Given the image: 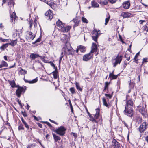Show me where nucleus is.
Returning <instances> with one entry per match:
<instances>
[{
    "label": "nucleus",
    "instance_id": "nucleus-1",
    "mask_svg": "<svg viewBox=\"0 0 148 148\" xmlns=\"http://www.w3.org/2000/svg\"><path fill=\"white\" fill-rule=\"evenodd\" d=\"M124 112L126 115L130 117H132L133 115V103L131 100H129L127 102L126 106Z\"/></svg>",
    "mask_w": 148,
    "mask_h": 148
},
{
    "label": "nucleus",
    "instance_id": "nucleus-2",
    "mask_svg": "<svg viewBox=\"0 0 148 148\" xmlns=\"http://www.w3.org/2000/svg\"><path fill=\"white\" fill-rule=\"evenodd\" d=\"M72 49L70 44L66 43V44L63 47L62 51H64V54L71 55L73 53Z\"/></svg>",
    "mask_w": 148,
    "mask_h": 148
},
{
    "label": "nucleus",
    "instance_id": "nucleus-3",
    "mask_svg": "<svg viewBox=\"0 0 148 148\" xmlns=\"http://www.w3.org/2000/svg\"><path fill=\"white\" fill-rule=\"evenodd\" d=\"M100 32L99 30L95 29L93 31L92 39L93 40L97 43V38L100 34Z\"/></svg>",
    "mask_w": 148,
    "mask_h": 148
},
{
    "label": "nucleus",
    "instance_id": "nucleus-4",
    "mask_svg": "<svg viewBox=\"0 0 148 148\" xmlns=\"http://www.w3.org/2000/svg\"><path fill=\"white\" fill-rule=\"evenodd\" d=\"M66 129L63 126H60L59 128L56 130L55 132L61 136H63L65 133Z\"/></svg>",
    "mask_w": 148,
    "mask_h": 148
},
{
    "label": "nucleus",
    "instance_id": "nucleus-5",
    "mask_svg": "<svg viewBox=\"0 0 148 148\" xmlns=\"http://www.w3.org/2000/svg\"><path fill=\"white\" fill-rule=\"evenodd\" d=\"M146 105H143L142 107L141 106H139L140 108L139 112L144 117H146L147 116V112L145 110Z\"/></svg>",
    "mask_w": 148,
    "mask_h": 148
},
{
    "label": "nucleus",
    "instance_id": "nucleus-6",
    "mask_svg": "<svg viewBox=\"0 0 148 148\" xmlns=\"http://www.w3.org/2000/svg\"><path fill=\"white\" fill-rule=\"evenodd\" d=\"M26 39L28 41L32 40L35 37V36H33L32 32L29 31L26 32Z\"/></svg>",
    "mask_w": 148,
    "mask_h": 148
},
{
    "label": "nucleus",
    "instance_id": "nucleus-7",
    "mask_svg": "<svg viewBox=\"0 0 148 148\" xmlns=\"http://www.w3.org/2000/svg\"><path fill=\"white\" fill-rule=\"evenodd\" d=\"M148 124L146 122H143L139 127V131L140 132L144 131L147 128Z\"/></svg>",
    "mask_w": 148,
    "mask_h": 148
},
{
    "label": "nucleus",
    "instance_id": "nucleus-8",
    "mask_svg": "<svg viewBox=\"0 0 148 148\" xmlns=\"http://www.w3.org/2000/svg\"><path fill=\"white\" fill-rule=\"evenodd\" d=\"M93 56V54L91 52L84 55L83 58V60L84 61H87L91 58Z\"/></svg>",
    "mask_w": 148,
    "mask_h": 148
},
{
    "label": "nucleus",
    "instance_id": "nucleus-9",
    "mask_svg": "<svg viewBox=\"0 0 148 148\" xmlns=\"http://www.w3.org/2000/svg\"><path fill=\"white\" fill-rule=\"evenodd\" d=\"M122 57L121 56H119V55H118L116 57L115 59V62L114 63V67H115L118 64H120L122 60Z\"/></svg>",
    "mask_w": 148,
    "mask_h": 148
},
{
    "label": "nucleus",
    "instance_id": "nucleus-10",
    "mask_svg": "<svg viewBox=\"0 0 148 148\" xmlns=\"http://www.w3.org/2000/svg\"><path fill=\"white\" fill-rule=\"evenodd\" d=\"M91 50L90 52H91L92 53H94V52H97L98 50V48L97 45L94 43H92L91 47Z\"/></svg>",
    "mask_w": 148,
    "mask_h": 148
},
{
    "label": "nucleus",
    "instance_id": "nucleus-11",
    "mask_svg": "<svg viewBox=\"0 0 148 148\" xmlns=\"http://www.w3.org/2000/svg\"><path fill=\"white\" fill-rule=\"evenodd\" d=\"M30 58H32V59L34 60L35 58H37L38 57H40L42 60H43L44 59V57H42V56L39 55L38 54H35V53H32L30 56Z\"/></svg>",
    "mask_w": 148,
    "mask_h": 148
},
{
    "label": "nucleus",
    "instance_id": "nucleus-12",
    "mask_svg": "<svg viewBox=\"0 0 148 148\" xmlns=\"http://www.w3.org/2000/svg\"><path fill=\"white\" fill-rule=\"evenodd\" d=\"M99 116V115L95 114L94 115V118H93L91 115H90L89 117V119L93 123H97L98 121L96 120Z\"/></svg>",
    "mask_w": 148,
    "mask_h": 148
},
{
    "label": "nucleus",
    "instance_id": "nucleus-13",
    "mask_svg": "<svg viewBox=\"0 0 148 148\" xmlns=\"http://www.w3.org/2000/svg\"><path fill=\"white\" fill-rule=\"evenodd\" d=\"M45 15L50 19H51L53 17V14L50 10H49L46 12Z\"/></svg>",
    "mask_w": 148,
    "mask_h": 148
},
{
    "label": "nucleus",
    "instance_id": "nucleus-14",
    "mask_svg": "<svg viewBox=\"0 0 148 148\" xmlns=\"http://www.w3.org/2000/svg\"><path fill=\"white\" fill-rule=\"evenodd\" d=\"M24 88L23 87H19L16 92V93L18 97H20L21 94L23 92Z\"/></svg>",
    "mask_w": 148,
    "mask_h": 148
},
{
    "label": "nucleus",
    "instance_id": "nucleus-15",
    "mask_svg": "<svg viewBox=\"0 0 148 148\" xmlns=\"http://www.w3.org/2000/svg\"><path fill=\"white\" fill-rule=\"evenodd\" d=\"M64 27H62L60 29L61 32H68L71 28V26H66L65 24L64 25Z\"/></svg>",
    "mask_w": 148,
    "mask_h": 148
},
{
    "label": "nucleus",
    "instance_id": "nucleus-16",
    "mask_svg": "<svg viewBox=\"0 0 148 148\" xmlns=\"http://www.w3.org/2000/svg\"><path fill=\"white\" fill-rule=\"evenodd\" d=\"M112 145L114 146V148H119L120 147V144L116 140L113 139L112 141Z\"/></svg>",
    "mask_w": 148,
    "mask_h": 148
},
{
    "label": "nucleus",
    "instance_id": "nucleus-17",
    "mask_svg": "<svg viewBox=\"0 0 148 148\" xmlns=\"http://www.w3.org/2000/svg\"><path fill=\"white\" fill-rule=\"evenodd\" d=\"M56 25L57 27L60 28V29L62 28V27H64V25L65 24L64 23H62L60 20H58L56 23Z\"/></svg>",
    "mask_w": 148,
    "mask_h": 148
},
{
    "label": "nucleus",
    "instance_id": "nucleus-18",
    "mask_svg": "<svg viewBox=\"0 0 148 148\" xmlns=\"http://www.w3.org/2000/svg\"><path fill=\"white\" fill-rule=\"evenodd\" d=\"M121 15L124 18H125L130 17L131 15V14L128 12H123L121 13Z\"/></svg>",
    "mask_w": 148,
    "mask_h": 148
},
{
    "label": "nucleus",
    "instance_id": "nucleus-19",
    "mask_svg": "<svg viewBox=\"0 0 148 148\" xmlns=\"http://www.w3.org/2000/svg\"><path fill=\"white\" fill-rule=\"evenodd\" d=\"M123 7L125 9H128L130 6V3L129 1H126L123 3Z\"/></svg>",
    "mask_w": 148,
    "mask_h": 148
},
{
    "label": "nucleus",
    "instance_id": "nucleus-20",
    "mask_svg": "<svg viewBox=\"0 0 148 148\" xmlns=\"http://www.w3.org/2000/svg\"><path fill=\"white\" fill-rule=\"evenodd\" d=\"M11 42L9 43V45H10L14 47L16 44L17 42V39L16 38L14 40H10Z\"/></svg>",
    "mask_w": 148,
    "mask_h": 148
},
{
    "label": "nucleus",
    "instance_id": "nucleus-21",
    "mask_svg": "<svg viewBox=\"0 0 148 148\" xmlns=\"http://www.w3.org/2000/svg\"><path fill=\"white\" fill-rule=\"evenodd\" d=\"M114 71L112 73H110L109 75V77L112 79H116L118 77V75H114Z\"/></svg>",
    "mask_w": 148,
    "mask_h": 148
},
{
    "label": "nucleus",
    "instance_id": "nucleus-22",
    "mask_svg": "<svg viewBox=\"0 0 148 148\" xmlns=\"http://www.w3.org/2000/svg\"><path fill=\"white\" fill-rule=\"evenodd\" d=\"M52 73L53 74L54 78L55 79H56L58 77V73L57 68H56L55 71L53 72Z\"/></svg>",
    "mask_w": 148,
    "mask_h": 148
},
{
    "label": "nucleus",
    "instance_id": "nucleus-23",
    "mask_svg": "<svg viewBox=\"0 0 148 148\" xmlns=\"http://www.w3.org/2000/svg\"><path fill=\"white\" fill-rule=\"evenodd\" d=\"M77 49H79V51L82 52H84L86 50V47L84 46L80 45L77 46Z\"/></svg>",
    "mask_w": 148,
    "mask_h": 148
},
{
    "label": "nucleus",
    "instance_id": "nucleus-24",
    "mask_svg": "<svg viewBox=\"0 0 148 148\" xmlns=\"http://www.w3.org/2000/svg\"><path fill=\"white\" fill-rule=\"evenodd\" d=\"M8 64L5 61L3 60L1 61V63L0 64V68L3 67H7Z\"/></svg>",
    "mask_w": 148,
    "mask_h": 148
},
{
    "label": "nucleus",
    "instance_id": "nucleus-25",
    "mask_svg": "<svg viewBox=\"0 0 148 148\" xmlns=\"http://www.w3.org/2000/svg\"><path fill=\"white\" fill-rule=\"evenodd\" d=\"M10 17L11 20L13 22L15 21L16 17V15L15 12H13L11 14Z\"/></svg>",
    "mask_w": 148,
    "mask_h": 148
},
{
    "label": "nucleus",
    "instance_id": "nucleus-26",
    "mask_svg": "<svg viewBox=\"0 0 148 148\" xmlns=\"http://www.w3.org/2000/svg\"><path fill=\"white\" fill-rule=\"evenodd\" d=\"M110 83L107 82H106L105 83V86L104 87V88L103 90V91L104 92H108V86L109 85Z\"/></svg>",
    "mask_w": 148,
    "mask_h": 148
},
{
    "label": "nucleus",
    "instance_id": "nucleus-27",
    "mask_svg": "<svg viewBox=\"0 0 148 148\" xmlns=\"http://www.w3.org/2000/svg\"><path fill=\"white\" fill-rule=\"evenodd\" d=\"M53 136L55 142H57L58 140H60L61 139V138L60 137L54 134H53Z\"/></svg>",
    "mask_w": 148,
    "mask_h": 148
},
{
    "label": "nucleus",
    "instance_id": "nucleus-28",
    "mask_svg": "<svg viewBox=\"0 0 148 148\" xmlns=\"http://www.w3.org/2000/svg\"><path fill=\"white\" fill-rule=\"evenodd\" d=\"M91 4L92 6L93 7H99V5L94 1L91 2Z\"/></svg>",
    "mask_w": 148,
    "mask_h": 148
},
{
    "label": "nucleus",
    "instance_id": "nucleus-29",
    "mask_svg": "<svg viewBox=\"0 0 148 148\" xmlns=\"http://www.w3.org/2000/svg\"><path fill=\"white\" fill-rule=\"evenodd\" d=\"M42 1L52 7L53 5V3L52 2L48 1V0H42Z\"/></svg>",
    "mask_w": 148,
    "mask_h": 148
},
{
    "label": "nucleus",
    "instance_id": "nucleus-30",
    "mask_svg": "<svg viewBox=\"0 0 148 148\" xmlns=\"http://www.w3.org/2000/svg\"><path fill=\"white\" fill-rule=\"evenodd\" d=\"M21 69L19 71V74L23 75L27 74V71L26 70H23L21 68Z\"/></svg>",
    "mask_w": 148,
    "mask_h": 148
},
{
    "label": "nucleus",
    "instance_id": "nucleus-31",
    "mask_svg": "<svg viewBox=\"0 0 148 148\" xmlns=\"http://www.w3.org/2000/svg\"><path fill=\"white\" fill-rule=\"evenodd\" d=\"M135 120L136 122L139 123L142 122V119L140 117L137 116L135 118Z\"/></svg>",
    "mask_w": 148,
    "mask_h": 148
},
{
    "label": "nucleus",
    "instance_id": "nucleus-32",
    "mask_svg": "<svg viewBox=\"0 0 148 148\" xmlns=\"http://www.w3.org/2000/svg\"><path fill=\"white\" fill-rule=\"evenodd\" d=\"M73 21L75 23V25H74V27H76L79 25V22H80V21H78L77 20V18H75L73 19Z\"/></svg>",
    "mask_w": 148,
    "mask_h": 148
},
{
    "label": "nucleus",
    "instance_id": "nucleus-33",
    "mask_svg": "<svg viewBox=\"0 0 148 148\" xmlns=\"http://www.w3.org/2000/svg\"><path fill=\"white\" fill-rule=\"evenodd\" d=\"M66 35L64 34H62L61 36V40L63 42H64L65 43L66 42L65 40L66 38Z\"/></svg>",
    "mask_w": 148,
    "mask_h": 148
},
{
    "label": "nucleus",
    "instance_id": "nucleus-34",
    "mask_svg": "<svg viewBox=\"0 0 148 148\" xmlns=\"http://www.w3.org/2000/svg\"><path fill=\"white\" fill-rule=\"evenodd\" d=\"M9 83L11 85V87L12 88H14L15 87V81L14 80H12L11 81H10L9 82Z\"/></svg>",
    "mask_w": 148,
    "mask_h": 148
},
{
    "label": "nucleus",
    "instance_id": "nucleus-35",
    "mask_svg": "<svg viewBox=\"0 0 148 148\" xmlns=\"http://www.w3.org/2000/svg\"><path fill=\"white\" fill-rule=\"evenodd\" d=\"M75 85L76 88L77 90H79L80 91H81L82 90V89L80 86L79 83L76 82L75 83Z\"/></svg>",
    "mask_w": 148,
    "mask_h": 148
},
{
    "label": "nucleus",
    "instance_id": "nucleus-36",
    "mask_svg": "<svg viewBox=\"0 0 148 148\" xmlns=\"http://www.w3.org/2000/svg\"><path fill=\"white\" fill-rule=\"evenodd\" d=\"M21 121H22V122L25 125V127L27 129H29V127L28 125H27V124L26 122L23 119L22 117L21 118Z\"/></svg>",
    "mask_w": 148,
    "mask_h": 148
},
{
    "label": "nucleus",
    "instance_id": "nucleus-37",
    "mask_svg": "<svg viewBox=\"0 0 148 148\" xmlns=\"http://www.w3.org/2000/svg\"><path fill=\"white\" fill-rule=\"evenodd\" d=\"M102 100L103 104L107 107L108 106V104L107 103L106 99L105 98H102Z\"/></svg>",
    "mask_w": 148,
    "mask_h": 148
},
{
    "label": "nucleus",
    "instance_id": "nucleus-38",
    "mask_svg": "<svg viewBox=\"0 0 148 148\" xmlns=\"http://www.w3.org/2000/svg\"><path fill=\"white\" fill-rule=\"evenodd\" d=\"M81 19H82V21L83 23H87L88 22V20L86 18H85L84 17H82V18Z\"/></svg>",
    "mask_w": 148,
    "mask_h": 148
},
{
    "label": "nucleus",
    "instance_id": "nucleus-39",
    "mask_svg": "<svg viewBox=\"0 0 148 148\" xmlns=\"http://www.w3.org/2000/svg\"><path fill=\"white\" fill-rule=\"evenodd\" d=\"M38 81V79L37 78H36L35 79L32 80V81H30V82H29V83L32 84Z\"/></svg>",
    "mask_w": 148,
    "mask_h": 148
},
{
    "label": "nucleus",
    "instance_id": "nucleus-40",
    "mask_svg": "<svg viewBox=\"0 0 148 148\" xmlns=\"http://www.w3.org/2000/svg\"><path fill=\"white\" fill-rule=\"evenodd\" d=\"M75 90L74 88L73 87H72L70 89V90L72 94H73L75 93Z\"/></svg>",
    "mask_w": 148,
    "mask_h": 148
},
{
    "label": "nucleus",
    "instance_id": "nucleus-41",
    "mask_svg": "<svg viewBox=\"0 0 148 148\" xmlns=\"http://www.w3.org/2000/svg\"><path fill=\"white\" fill-rule=\"evenodd\" d=\"M105 95L108 99H110L112 97V95L110 94H105Z\"/></svg>",
    "mask_w": 148,
    "mask_h": 148
},
{
    "label": "nucleus",
    "instance_id": "nucleus-42",
    "mask_svg": "<svg viewBox=\"0 0 148 148\" xmlns=\"http://www.w3.org/2000/svg\"><path fill=\"white\" fill-rule=\"evenodd\" d=\"M15 33H14L13 34L12 36L14 38H15V37L17 36V29H16L15 30Z\"/></svg>",
    "mask_w": 148,
    "mask_h": 148
},
{
    "label": "nucleus",
    "instance_id": "nucleus-43",
    "mask_svg": "<svg viewBox=\"0 0 148 148\" xmlns=\"http://www.w3.org/2000/svg\"><path fill=\"white\" fill-rule=\"evenodd\" d=\"M143 29L144 31L148 32V27L146 25H144L143 27Z\"/></svg>",
    "mask_w": 148,
    "mask_h": 148
},
{
    "label": "nucleus",
    "instance_id": "nucleus-44",
    "mask_svg": "<svg viewBox=\"0 0 148 148\" xmlns=\"http://www.w3.org/2000/svg\"><path fill=\"white\" fill-rule=\"evenodd\" d=\"M110 16H109L107 18L105 19V25H106L108 23V21L110 19Z\"/></svg>",
    "mask_w": 148,
    "mask_h": 148
},
{
    "label": "nucleus",
    "instance_id": "nucleus-45",
    "mask_svg": "<svg viewBox=\"0 0 148 148\" xmlns=\"http://www.w3.org/2000/svg\"><path fill=\"white\" fill-rule=\"evenodd\" d=\"M50 63L51 66L54 68V69H56V68H57V67L56 66L54 63L52 62H50Z\"/></svg>",
    "mask_w": 148,
    "mask_h": 148
},
{
    "label": "nucleus",
    "instance_id": "nucleus-46",
    "mask_svg": "<svg viewBox=\"0 0 148 148\" xmlns=\"http://www.w3.org/2000/svg\"><path fill=\"white\" fill-rule=\"evenodd\" d=\"M139 55V52H138L137 54L135 56L134 58V60H135L136 61H137L138 60H136V59L137 58L138 56Z\"/></svg>",
    "mask_w": 148,
    "mask_h": 148
},
{
    "label": "nucleus",
    "instance_id": "nucleus-47",
    "mask_svg": "<svg viewBox=\"0 0 148 148\" xmlns=\"http://www.w3.org/2000/svg\"><path fill=\"white\" fill-rule=\"evenodd\" d=\"M99 3L101 4H103L104 5H106L107 4V2L106 0H104V1L101 0V3Z\"/></svg>",
    "mask_w": 148,
    "mask_h": 148
},
{
    "label": "nucleus",
    "instance_id": "nucleus-48",
    "mask_svg": "<svg viewBox=\"0 0 148 148\" xmlns=\"http://www.w3.org/2000/svg\"><path fill=\"white\" fill-rule=\"evenodd\" d=\"M24 128L22 125H20L18 127V129L19 130H24Z\"/></svg>",
    "mask_w": 148,
    "mask_h": 148
},
{
    "label": "nucleus",
    "instance_id": "nucleus-49",
    "mask_svg": "<svg viewBox=\"0 0 148 148\" xmlns=\"http://www.w3.org/2000/svg\"><path fill=\"white\" fill-rule=\"evenodd\" d=\"M147 59V58H144L143 59V61H142V64H143L144 63L147 62H148Z\"/></svg>",
    "mask_w": 148,
    "mask_h": 148
},
{
    "label": "nucleus",
    "instance_id": "nucleus-50",
    "mask_svg": "<svg viewBox=\"0 0 148 148\" xmlns=\"http://www.w3.org/2000/svg\"><path fill=\"white\" fill-rule=\"evenodd\" d=\"M96 113L95 114L99 115L100 113V110L99 109L97 108L95 110Z\"/></svg>",
    "mask_w": 148,
    "mask_h": 148
},
{
    "label": "nucleus",
    "instance_id": "nucleus-51",
    "mask_svg": "<svg viewBox=\"0 0 148 148\" xmlns=\"http://www.w3.org/2000/svg\"><path fill=\"white\" fill-rule=\"evenodd\" d=\"M110 3L113 4L115 3L116 1V0H109Z\"/></svg>",
    "mask_w": 148,
    "mask_h": 148
},
{
    "label": "nucleus",
    "instance_id": "nucleus-52",
    "mask_svg": "<svg viewBox=\"0 0 148 148\" xmlns=\"http://www.w3.org/2000/svg\"><path fill=\"white\" fill-rule=\"evenodd\" d=\"M40 40H41V38H39L37 39L35 41V42L34 43H33V44H35L36 43L38 42H40Z\"/></svg>",
    "mask_w": 148,
    "mask_h": 148
},
{
    "label": "nucleus",
    "instance_id": "nucleus-53",
    "mask_svg": "<svg viewBox=\"0 0 148 148\" xmlns=\"http://www.w3.org/2000/svg\"><path fill=\"white\" fill-rule=\"evenodd\" d=\"M3 45V47H4V48L5 49V48H6V47H8V45H9V44L8 43H6L5 44H4Z\"/></svg>",
    "mask_w": 148,
    "mask_h": 148
},
{
    "label": "nucleus",
    "instance_id": "nucleus-54",
    "mask_svg": "<svg viewBox=\"0 0 148 148\" xmlns=\"http://www.w3.org/2000/svg\"><path fill=\"white\" fill-rule=\"evenodd\" d=\"M10 5H11V7H12V9H13L14 8V4L13 2V1H12L10 2Z\"/></svg>",
    "mask_w": 148,
    "mask_h": 148
},
{
    "label": "nucleus",
    "instance_id": "nucleus-55",
    "mask_svg": "<svg viewBox=\"0 0 148 148\" xmlns=\"http://www.w3.org/2000/svg\"><path fill=\"white\" fill-rule=\"evenodd\" d=\"M22 114L24 117H26L27 116V115L26 113L25 112H22Z\"/></svg>",
    "mask_w": 148,
    "mask_h": 148
},
{
    "label": "nucleus",
    "instance_id": "nucleus-56",
    "mask_svg": "<svg viewBox=\"0 0 148 148\" xmlns=\"http://www.w3.org/2000/svg\"><path fill=\"white\" fill-rule=\"evenodd\" d=\"M45 123L47 125H48L49 126L51 127H52L51 124L49 123L48 122H45Z\"/></svg>",
    "mask_w": 148,
    "mask_h": 148
},
{
    "label": "nucleus",
    "instance_id": "nucleus-57",
    "mask_svg": "<svg viewBox=\"0 0 148 148\" xmlns=\"http://www.w3.org/2000/svg\"><path fill=\"white\" fill-rule=\"evenodd\" d=\"M49 120L50 121H51V122L54 123H55V124H57V123L56 122H55V121H53V120H51L50 119H49Z\"/></svg>",
    "mask_w": 148,
    "mask_h": 148
},
{
    "label": "nucleus",
    "instance_id": "nucleus-58",
    "mask_svg": "<svg viewBox=\"0 0 148 148\" xmlns=\"http://www.w3.org/2000/svg\"><path fill=\"white\" fill-rule=\"evenodd\" d=\"M145 20H140L139 21V22H140V24H142L143 22H145Z\"/></svg>",
    "mask_w": 148,
    "mask_h": 148
},
{
    "label": "nucleus",
    "instance_id": "nucleus-59",
    "mask_svg": "<svg viewBox=\"0 0 148 148\" xmlns=\"http://www.w3.org/2000/svg\"><path fill=\"white\" fill-rule=\"evenodd\" d=\"M3 42H5L6 41H7L8 40L3 39L1 38L0 39Z\"/></svg>",
    "mask_w": 148,
    "mask_h": 148
},
{
    "label": "nucleus",
    "instance_id": "nucleus-60",
    "mask_svg": "<svg viewBox=\"0 0 148 148\" xmlns=\"http://www.w3.org/2000/svg\"><path fill=\"white\" fill-rule=\"evenodd\" d=\"M65 55L64 54V51H62V52L61 53V56H62V57H63L64 55Z\"/></svg>",
    "mask_w": 148,
    "mask_h": 148
},
{
    "label": "nucleus",
    "instance_id": "nucleus-61",
    "mask_svg": "<svg viewBox=\"0 0 148 148\" xmlns=\"http://www.w3.org/2000/svg\"><path fill=\"white\" fill-rule=\"evenodd\" d=\"M125 58H127V60L128 61H129L130 60V57H127V55H125Z\"/></svg>",
    "mask_w": 148,
    "mask_h": 148
},
{
    "label": "nucleus",
    "instance_id": "nucleus-62",
    "mask_svg": "<svg viewBox=\"0 0 148 148\" xmlns=\"http://www.w3.org/2000/svg\"><path fill=\"white\" fill-rule=\"evenodd\" d=\"M145 140L148 143V136L145 137Z\"/></svg>",
    "mask_w": 148,
    "mask_h": 148
},
{
    "label": "nucleus",
    "instance_id": "nucleus-63",
    "mask_svg": "<svg viewBox=\"0 0 148 148\" xmlns=\"http://www.w3.org/2000/svg\"><path fill=\"white\" fill-rule=\"evenodd\" d=\"M144 74L145 75H147L148 74V71H145L144 72Z\"/></svg>",
    "mask_w": 148,
    "mask_h": 148
},
{
    "label": "nucleus",
    "instance_id": "nucleus-64",
    "mask_svg": "<svg viewBox=\"0 0 148 148\" xmlns=\"http://www.w3.org/2000/svg\"><path fill=\"white\" fill-rule=\"evenodd\" d=\"M0 48L1 49H2V50H4L5 49V48H4L3 46V45L1 47H0Z\"/></svg>",
    "mask_w": 148,
    "mask_h": 148
}]
</instances>
